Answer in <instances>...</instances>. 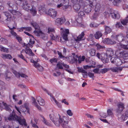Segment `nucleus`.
<instances>
[{
    "label": "nucleus",
    "instance_id": "nucleus-42",
    "mask_svg": "<svg viewBox=\"0 0 128 128\" xmlns=\"http://www.w3.org/2000/svg\"><path fill=\"white\" fill-rule=\"evenodd\" d=\"M37 36H39L42 34V32L41 30H34V32Z\"/></svg>",
    "mask_w": 128,
    "mask_h": 128
},
{
    "label": "nucleus",
    "instance_id": "nucleus-55",
    "mask_svg": "<svg viewBox=\"0 0 128 128\" xmlns=\"http://www.w3.org/2000/svg\"><path fill=\"white\" fill-rule=\"evenodd\" d=\"M67 114L69 116H72L73 115V113L72 112V111L70 110H68L66 112Z\"/></svg>",
    "mask_w": 128,
    "mask_h": 128
},
{
    "label": "nucleus",
    "instance_id": "nucleus-49",
    "mask_svg": "<svg viewBox=\"0 0 128 128\" xmlns=\"http://www.w3.org/2000/svg\"><path fill=\"white\" fill-rule=\"evenodd\" d=\"M96 46L98 50H99L101 48H105L104 46H101L98 44H96Z\"/></svg>",
    "mask_w": 128,
    "mask_h": 128
},
{
    "label": "nucleus",
    "instance_id": "nucleus-4",
    "mask_svg": "<svg viewBox=\"0 0 128 128\" xmlns=\"http://www.w3.org/2000/svg\"><path fill=\"white\" fill-rule=\"evenodd\" d=\"M69 34V30L68 29H66L63 30L62 36L60 37V42L63 43H66L67 41L70 42V40H68V36Z\"/></svg>",
    "mask_w": 128,
    "mask_h": 128
},
{
    "label": "nucleus",
    "instance_id": "nucleus-43",
    "mask_svg": "<svg viewBox=\"0 0 128 128\" xmlns=\"http://www.w3.org/2000/svg\"><path fill=\"white\" fill-rule=\"evenodd\" d=\"M120 46L121 48L126 50H128V46L127 45L120 44Z\"/></svg>",
    "mask_w": 128,
    "mask_h": 128
},
{
    "label": "nucleus",
    "instance_id": "nucleus-41",
    "mask_svg": "<svg viewBox=\"0 0 128 128\" xmlns=\"http://www.w3.org/2000/svg\"><path fill=\"white\" fill-rule=\"evenodd\" d=\"M102 58L101 60L105 64L108 62V59L107 57L106 58L103 57Z\"/></svg>",
    "mask_w": 128,
    "mask_h": 128
},
{
    "label": "nucleus",
    "instance_id": "nucleus-50",
    "mask_svg": "<svg viewBox=\"0 0 128 128\" xmlns=\"http://www.w3.org/2000/svg\"><path fill=\"white\" fill-rule=\"evenodd\" d=\"M43 118V122H44L46 125L48 126H50L51 125L46 120L45 118L43 117H42Z\"/></svg>",
    "mask_w": 128,
    "mask_h": 128
},
{
    "label": "nucleus",
    "instance_id": "nucleus-17",
    "mask_svg": "<svg viewBox=\"0 0 128 128\" xmlns=\"http://www.w3.org/2000/svg\"><path fill=\"white\" fill-rule=\"evenodd\" d=\"M114 55V52L111 48H108L107 50L106 53V57H110Z\"/></svg>",
    "mask_w": 128,
    "mask_h": 128
},
{
    "label": "nucleus",
    "instance_id": "nucleus-38",
    "mask_svg": "<svg viewBox=\"0 0 128 128\" xmlns=\"http://www.w3.org/2000/svg\"><path fill=\"white\" fill-rule=\"evenodd\" d=\"M92 6H90V5L88 7L85 9V12L87 13H89L92 10Z\"/></svg>",
    "mask_w": 128,
    "mask_h": 128
},
{
    "label": "nucleus",
    "instance_id": "nucleus-10",
    "mask_svg": "<svg viewBox=\"0 0 128 128\" xmlns=\"http://www.w3.org/2000/svg\"><path fill=\"white\" fill-rule=\"evenodd\" d=\"M118 107L116 109V112L118 113L121 112L124 108V105L122 102H120L117 104Z\"/></svg>",
    "mask_w": 128,
    "mask_h": 128
},
{
    "label": "nucleus",
    "instance_id": "nucleus-28",
    "mask_svg": "<svg viewBox=\"0 0 128 128\" xmlns=\"http://www.w3.org/2000/svg\"><path fill=\"white\" fill-rule=\"evenodd\" d=\"M31 12L32 14H33V16H35L37 12L36 8L34 7H32L31 9L29 10Z\"/></svg>",
    "mask_w": 128,
    "mask_h": 128
},
{
    "label": "nucleus",
    "instance_id": "nucleus-61",
    "mask_svg": "<svg viewBox=\"0 0 128 128\" xmlns=\"http://www.w3.org/2000/svg\"><path fill=\"white\" fill-rule=\"evenodd\" d=\"M78 56L77 55H76V56H73V60H74L73 61L74 62H77L78 60L77 58H78Z\"/></svg>",
    "mask_w": 128,
    "mask_h": 128
},
{
    "label": "nucleus",
    "instance_id": "nucleus-58",
    "mask_svg": "<svg viewBox=\"0 0 128 128\" xmlns=\"http://www.w3.org/2000/svg\"><path fill=\"white\" fill-rule=\"evenodd\" d=\"M85 58V57L84 56H82V58H79L78 59V61L79 63L81 62L82 61L84 60Z\"/></svg>",
    "mask_w": 128,
    "mask_h": 128
},
{
    "label": "nucleus",
    "instance_id": "nucleus-11",
    "mask_svg": "<svg viewBox=\"0 0 128 128\" xmlns=\"http://www.w3.org/2000/svg\"><path fill=\"white\" fill-rule=\"evenodd\" d=\"M7 4L9 8L11 9V10L18 9V8L17 5L12 2H8Z\"/></svg>",
    "mask_w": 128,
    "mask_h": 128
},
{
    "label": "nucleus",
    "instance_id": "nucleus-1",
    "mask_svg": "<svg viewBox=\"0 0 128 128\" xmlns=\"http://www.w3.org/2000/svg\"><path fill=\"white\" fill-rule=\"evenodd\" d=\"M50 120L56 126H59L60 124L64 128L68 127V121L66 117L63 116L62 118L59 114L55 115L53 114H50Z\"/></svg>",
    "mask_w": 128,
    "mask_h": 128
},
{
    "label": "nucleus",
    "instance_id": "nucleus-25",
    "mask_svg": "<svg viewBox=\"0 0 128 128\" xmlns=\"http://www.w3.org/2000/svg\"><path fill=\"white\" fill-rule=\"evenodd\" d=\"M2 102L5 107V109L6 110L9 112H10L11 111V110L10 108V107H11L12 106H11L10 105H7L6 103H4V102Z\"/></svg>",
    "mask_w": 128,
    "mask_h": 128
},
{
    "label": "nucleus",
    "instance_id": "nucleus-34",
    "mask_svg": "<svg viewBox=\"0 0 128 128\" xmlns=\"http://www.w3.org/2000/svg\"><path fill=\"white\" fill-rule=\"evenodd\" d=\"M25 52L27 54L29 53V55L31 56H33L34 54L32 50L30 48H26V50L25 51Z\"/></svg>",
    "mask_w": 128,
    "mask_h": 128
},
{
    "label": "nucleus",
    "instance_id": "nucleus-23",
    "mask_svg": "<svg viewBox=\"0 0 128 128\" xmlns=\"http://www.w3.org/2000/svg\"><path fill=\"white\" fill-rule=\"evenodd\" d=\"M122 68H120L114 67L111 68H110V70L113 72H118L119 70L121 71L122 70Z\"/></svg>",
    "mask_w": 128,
    "mask_h": 128
},
{
    "label": "nucleus",
    "instance_id": "nucleus-37",
    "mask_svg": "<svg viewBox=\"0 0 128 128\" xmlns=\"http://www.w3.org/2000/svg\"><path fill=\"white\" fill-rule=\"evenodd\" d=\"M128 118V116L125 115V114H123L121 117L122 120L124 121L126 120Z\"/></svg>",
    "mask_w": 128,
    "mask_h": 128
},
{
    "label": "nucleus",
    "instance_id": "nucleus-54",
    "mask_svg": "<svg viewBox=\"0 0 128 128\" xmlns=\"http://www.w3.org/2000/svg\"><path fill=\"white\" fill-rule=\"evenodd\" d=\"M88 75L89 77L92 78L93 80L94 79V74L90 72H89L88 73Z\"/></svg>",
    "mask_w": 128,
    "mask_h": 128
},
{
    "label": "nucleus",
    "instance_id": "nucleus-57",
    "mask_svg": "<svg viewBox=\"0 0 128 128\" xmlns=\"http://www.w3.org/2000/svg\"><path fill=\"white\" fill-rule=\"evenodd\" d=\"M57 52H58V55L59 56V57L60 58H64V56L62 54V53L58 51H57Z\"/></svg>",
    "mask_w": 128,
    "mask_h": 128
},
{
    "label": "nucleus",
    "instance_id": "nucleus-27",
    "mask_svg": "<svg viewBox=\"0 0 128 128\" xmlns=\"http://www.w3.org/2000/svg\"><path fill=\"white\" fill-rule=\"evenodd\" d=\"M105 54L102 53L98 52L96 54V56L99 59L101 60Z\"/></svg>",
    "mask_w": 128,
    "mask_h": 128
},
{
    "label": "nucleus",
    "instance_id": "nucleus-56",
    "mask_svg": "<svg viewBox=\"0 0 128 128\" xmlns=\"http://www.w3.org/2000/svg\"><path fill=\"white\" fill-rule=\"evenodd\" d=\"M26 48H30L29 47L32 48L33 47V45L32 44H30L29 43H28L27 44H25L24 45Z\"/></svg>",
    "mask_w": 128,
    "mask_h": 128
},
{
    "label": "nucleus",
    "instance_id": "nucleus-30",
    "mask_svg": "<svg viewBox=\"0 0 128 128\" xmlns=\"http://www.w3.org/2000/svg\"><path fill=\"white\" fill-rule=\"evenodd\" d=\"M46 9L44 6H40L38 8V11L40 13H43L46 12Z\"/></svg>",
    "mask_w": 128,
    "mask_h": 128
},
{
    "label": "nucleus",
    "instance_id": "nucleus-47",
    "mask_svg": "<svg viewBox=\"0 0 128 128\" xmlns=\"http://www.w3.org/2000/svg\"><path fill=\"white\" fill-rule=\"evenodd\" d=\"M49 61L52 64L54 62H57V59L56 58H52L50 59Z\"/></svg>",
    "mask_w": 128,
    "mask_h": 128
},
{
    "label": "nucleus",
    "instance_id": "nucleus-45",
    "mask_svg": "<svg viewBox=\"0 0 128 128\" xmlns=\"http://www.w3.org/2000/svg\"><path fill=\"white\" fill-rule=\"evenodd\" d=\"M24 108L26 109V110H27V112L30 114L29 112V108L28 107V104L27 103H25L24 104Z\"/></svg>",
    "mask_w": 128,
    "mask_h": 128
},
{
    "label": "nucleus",
    "instance_id": "nucleus-39",
    "mask_svg": "<svg viewBox=\"0 0 128 128\" xmlns=\"http://www.w3.org/2000/svg\"><path fill=\"white\" fill-rule=\"evenodd\" d=\"M116 28H120L122 29L124 28V27L120 22H117L116 24Z\"/></svg>",
    "mask_w": 128,
    "mask_h": 128
},
{
    "label": "nucleus",
    "instance_id": "nucleus-60",
    "mask_svg": "<svg viewBox=\"0 0 128 128\" xmlns=\"http://www.w3.org/2000/svg\"><path fill=\"white\" fill-rule=\"evenodd\" d=\"M108 71V69L107 68H104L100 70V72L102 74H104Z\"/></svg>",
    "mask_w": 128,
    "mask_h": 128
},
{
    "label": "nucleus",
    "instance_id": "nucleus-24",
    "mask_svg": "<svg viewBox=\"0 0 128 128\" xmlns=\"http://www.w3.org/2000/svg\"><path fill=\"white\" fill-rule=\"evenodd\" d=\"M96 50L94 48H91L89 50V52L92 56H94L96 55Z\"/></svg>",
    "mask_w": 128,
    "mask_h": 128
},
{
    "label": "nucleus",
    "instance_id": "nucleus-9",
    "mask_svg": "<svg viewBox=\"0 0 128 128\" xmlns=\"http://www.w3.org/2000/svg\"><path fill=\"white\" fill-rule=\"evenodd\" d=\"M57 13V12L54 9H50L48 10L46 13L50 16L54 18L56 16Z\"/></svg>",
    "mask_w": 128,
    "mask_h": 128
},
{
    "label": "nucleus",
    "instance_id": "nucleus-19",
    "mask_svg": "<svg viewBox=\"0 0 128 128\" xmlns=\"http://www.w3.org/2000/svg\"><path fill=\"white\" fill-rule=\"evenodd\" d=\"M110 14L111 15L112 17L114 18L118 19L119 18L120 15L118 13H115V12H112L110 13Z\"/></svg>",
    "mask_w": 128,
    "mask_h": 128
},
{
    "label": "nucleus",
    "instance_id": "nucleus-26",
    "mask_svg": "<svg viewBox=\"0 0 128 128\" xmlns=\"http://www.w3.org/2000/svg\"><path fill=\"white\" fill-rule=\"evenodd\" d=\"M116 60L115 63L117 66H119L121 65L122 63V62L120 59L117 57L116 58Z\"/></svg>",
    "mask_w": 128,
    "mask_h": 128
},
{
    "label": "nucleus",
    "instance_id": "nucleus-29",
    "mask_svg": "<svg viewBox=\"0 0 128 128\" xmlns=\"http://www.w3.org/2000/svg\"><path fill=\"white\" fill-rule=\"evenodd\" d=\"M80 8V6L78 4H74L73 6V8L76 11H79Z\"/></svg>",
    "mask_w": 128,
    "mask_h": 128
},
{
    "label": "nucleus",
    "instance_id": "nucleus-16",
    "mask_svg": "<svg viewBox=\"0 0 128 128\" xmlns=\"http://www.w3.org/2000/svg\"><path fill=\"white\" fill-rule=\"evenodd\" d=\"M78 72L82 73L83 76L84 78H87L88 76V74L87 72L82 68H78Z\"/></svg>",
    "mask_w": 128,
    "mask_h": 128
},
{
    "label": "nucleus",
    "instance_id": "nucleus-31",
    "mask_svg": "<svg viewBox=\"0 0 128 128\" xmlns=\"http://www.w3.org/2000/svg\"><path fill=\"white\" fill-rule=\"evenodd\" d=\"M8 27L10 30H11L10 32L12 34L13 36H14L15 37H16V36H17L18 35L15 32H14L12 30V29H16V28L14 26H13L12 28H10L9 27Z\"/></svg>",
    "mask_w": 128,
    "mask_h": 128
},
{
    "label": "nucleus",
    "instance_id": "nucleus-40",
    "mask_svg": "<svg viewBox=\"0 0 128 128\" xmlns=\"http://www.w3.org/2000/svg\"><path fill=\"white\" fill-rule=\"evenodd\" d=\"M66 4L64 3H63V4L62 7V10L64 11L66 10L68 8L69 6L68 4Z\"/></svg>",
    "mask_w": 128,
    "mask_h": 128
},
{
    "label": "nucleus",
    "instance_id": "nucleus-14",
    "mask_svg": "<svg viewBox=\"0 0 128 128\" xmlns=\"http://www.w3.org/2000/svg\"><path fill=\"white\" fill-rule=\"evenodd\" d=\"M13 73L18 78H19L20 76L25 78H26L28 77L26 75L22 73L18 72L16 71H14Z\"/></svg>",
    "mask_w": 128,
    "mask_h": 128
},
{
    "label": "nucleus",
    "instance_id": "nucleus-52",
    "mask_svg": "<svg viewBox=\"0 0 128 128\" xmlns=\"http://www.w3.org/2000/svg\"><path fill=\"white\" fill-rule=\"evenodd\" d=\"M117 57H112V58L110 59V60L111 62L112 63L115 64L116 63V58Z\"/></svg>",
    "mask_w": 128,
    "mask_h": 128
},
{
    "label": "nucleus",
    "instance_id": "nucleus-2",
    "mask_svg": "<svg viewBox=\"0 0 128 128\" xmlns=\"http://www.w3.org/2000/svg\"><path fill=\"white\" fill-rule=\"evenodd\" d=\"M3 13L4 15L2 17L1 22L2 23L8 24L11 21L12 15L8 12H4Z\"/></svg>",
    "mask_w": 128,
    "mask_h": 128
},
{
    "label": "nucleus",
    "instance_id": "nucleus-8",
    "mask_svg": "<svg viewBox=\"0 0 128 128\" xmlns=\"http://www.w3.org/2000/svg\"><path fill=\"white\" fill-rule=\"evenodd\" d=\"M102 41L104 43L112 45L116 44V42L115 41L109 38L104 39Z\"/></svg>",
    "mask_w": 128,
    "mask_h": 128
},
{
    "label": "nucleus",
    "instance_id": "nucleus-64",
    "mask_svg": "<svg viewBox=\"0 0 128 128\" xmlns=\"http://www.w3.org/2000/svg\"><path fill=\"white\" fill-rule=\"evenodd\" d=\"M84 12L82 11H80L78 13V15L80 16H84Z\"/></svg>",
    "mask_w": 128,
    "mask_h": 128
},
{
    "label": "nucleus",
    "instance_id": "nucleus-3",
    "mask_svg": "<svg viewBox=\"0 0 128 128\" xmlns=\"http://www.w3.org/2000/svg\"><path fill=\"white\" fill-rule=\"evenodd\" d=\"M8 118L9 120L10 121L16 120L18 121L21 125L24 124L25 126L27 125L25 119L22 120L20 117L18 116H17L14 115L12 114H10V116Z\"/></svg>",
    "mask_w": 128,
    "mask_h": 128
},
{
    "label": "nucleus",
    "instance_id": "nucleus-7",
    "mask_svg": "<svg viewBox=\"0 0 128 128\" xmlns=\"http://www.w3.org/2000/svg\"><path fill=\"white\" fill-rule=\"evenodd\" d=\"M56 66L58 67V69L61 70H62L63 69V66L65 68H69V66L68 65L65 64L64 62H62V61L59 62L56 64Z\"/></svg>",
    "mask_w": 128,
    "mask_h": 128
},
{
    "label": "nucleus",
    "instance_id": "nucleus-53",
    "mask_svg": "<svg viewBox=\"0 0 128 128\" xmlns=\"http://www.w3.org/2000/svg\"><path fill=\"white\" fill-rule=\"evenodd\" d=\"M98 26V25L95 23H91L90 24V26L91 27L96 28Z\"/></svg>",
    "mask_w": 128,
    "mask_h": 128
},
{
    "label": "nucleus",
    "instance_id": "nucleus-20",
    "mask_svg": "<svg viewBox=\"0 0 128 128\" xmlns=\"http://www.w3.org/2000/svg\"><path fill=\"white\" fill-rule=\"evenodd\" d=\"M84 35V32H82L81 34L78 36L77 38L75 40L77 42L80 41L81 40H83L84 39H82Z\"/></svg>",
    "mask_w": 128,
    "mask_h": 128
},
{
    "label": "nucleus",
    "instance_id": "nucleus-13",
    "mask_svg": "<svg viewBox=\"0 0 128 128\" xmlns=\"http://www.w3.org/2000/svg\"><path fill=\"white\" fill-rule=\"evenodd\" d=\"M18 9H15L13 10H10L9 9H8V10L12 14L14 15L18 16H21V12L17 10Z\"/></svg>",
    "mask_w": 128,
    "mask_h": 128
},
{
    "label": "nucleus",
    "instance_id": "nucleus-62",
    "mask_svg": "<svg viewBox=\"0 0 128 128\" xmlns=\"http://www.w3.org/2000/svg\"><path fill=\"white\" fill-rule=\"evenodd\" d=\"M31 123L32 124V126L36 128H38V127L36 124L35 123H33L32 120L31 121Z\"/></svg>",
    "mask_w": 128,
    "mask_h": 128
},
{
    "label": "nucleus",
    "instance_id": "nucleus-48",
    "mask_svg": "<svg viewBox=\"0 0 128 128\" xmlns=\"http://www.w3.org/2000/svg\"><path fill=\"white\" fill-rule=\"evenodd\" d=\"M48 32L49 33L51 32H54L55 31L54 29L51 27H49L48 28Z\"/></svg>",
    "mask_w": 128,
    "mask_h": 128
},
{
    "label": "nucleus",
    "instance_id": "nucleus-44",
    "mask_svg": "<svg viewBox=\"0 0 128 128\" xmlns=\"http://www.w3.org/2000/svg\"><path fill=\"white\" fill-rule=\"evenodd\" d=\"M121 2V0H114L113 4L115 6H117Z\"/></svg>",
    "mask_w": 128,
    "mask_h": 128
},
{
    "label": "nucleus",
    "instance_id": "nucleus-32",
    "mask_svg": "<svg viewBox=\"0 0 128 128\" xmlns=\"http://www.w3.org/2000/svg\"><path fill=\"white\" fill-rule=\"evenodd\" d=\"M31 24L34 28L35 29L37 30L40 29V27L38 24L36 22H32Z\"/></svg>",
    "mask_w": 128,
    "mask_h": 128
},
{
    "label": "nucleus",
    "instance_id": "nucleus-18",
    "mask_svg": "<svg viewBox=\"0 0 128 128\" xmlns=\"http://www.w3.org/2000/svg\"><path fill=\"white\" fill-rule=\"evenodd\" d=\"M36 100L39 104L40 106H43L45 104V102L43 99L40 96L37 97Z\"/></svg>",
    "mask_w": 128,
    "mask_h": 128
},
{
    "label": "nucleus",
    "instance_id": "nucleus-36",
    "mask_svg": "<svg viewBox=\"0 0 128 128\" xmlns=\"http://www.w3.org/2000/svg\"><path fill=\"white\" fill-rule=\"evenodd\" d=\"M128 18V16H127L126 18L122 20L121 23L123 25H125L128 22V20L127 18Z\"/></svg>",
    "mask_w": 128,
    "mask_h": 128
},
{
    "label": "nucleus",
    "instance_id": "nucleus-35",
    "mask_svg": "<svg viewBox=\"0 0 128 128\" xmlns=\"http://www.w3.org/2000/svg\"><path fill=\"white\" fill-rule=\"evenodd\" d=\"M100 7V5L99 4H97L95 6L94 10L96 12H99Z\"/></svg>",
    "mask_w": 128,
    "mask_h": 128
},
{
    "label": "nucleus",
    "instance_id": "nucleus-15",
    "mask_svg": "<svg viewBox=\"0 0 128 128\" xmlns=\"http://www.w3.org/2000/svg\"><path fill=\"white\" fill-rule=\"evenodd\" d=\"M114 38L116 40L119 42H121L124 40V37L122 35L120 34L116 35Z\"/></svg>",
    "mask_w": 128,
    "mask_h": 128
},
{
    "label": "nucleus",
    "instance_id": "nucleus-5",
    "mask_svg": "<svg viewBox=\"0 0 128 128\" xmlns=\"http://www.w3.org/2000/svg\"><path fill=\"white\" fill-rule=\"evenodd\" d=\"M22 6L23 9L27 11H28L31 8V7L32 6L30 4H28V2L26 0H24L22 2Z\"/></svg>",
    "mask_w": 128,
    "mask_h": 128
},
{
    "label": "nucleus",
    "instance_id": "nucleus-22",
    "mask_svg": "<svg viewBox=\"0 0 128 128\" xmlns=\"http://www.w3.org/2000/svg\"><path fill=\"white\" fill-rule=\"evenodd\" d=\"M102 34L100 31L97 32L94 34V36L96 38V39H99L102 36Z\"/></svg>",
    "mask_w": 128,
    "mask_h": 128
},
{
    "label": "nucleus",
    "instance_id": "nucleus-59",
    "mask_svg": "<svg viewBox=\"0 0 128 128\" xmlns=\"http://www.w3.org/2000/svg\"><path fill=\"white\" fill-rule=\"evenodd\" d=\"M107 113L108 115L109 116H112V115H113V113L112 111L110 109H108L107 110Z\"/></svg>",
    "mask_w": 128,
    "mask_h": 128
},
{
    "label": "nucleus",
    "instance_id": "nucleus-46",
    "mask_svg": "<svg viewBox=\"0 0 128 128\" xmlns=\"http://www.w3.org/2000/svg\"><path fill=\"white\" fill-rule=\"evenodd\" d=\"M0 48H1L0 50L1 51L4 52H8V48H5L4 47H2L0 46Z\"/></svg>",
    "mask_w": 128,
    "mask_h": 128
},
{
    "label": "nucleus",
    "instance_id": "nucleus-6",
    "mask_svg": "<svg viewBox=\"0 0 128 128\" xmlns=\"http://www.w3.org/2000/svg\"><path fill=\"white\" fill-rule=\"evenodd\" d=\"M66 21V19L64 17L57 18L55 20V24L58 26L62 25Z\"/></svg>",
    "mask_w": 128,
    "mask_h": 128
},
{
    "label": "nucleus",
    "instance_id": "nucleus-12",
    "mask_svg": "<svg viewBox=\"0 0 128 128\" xmlns=\"http://www.w3.org/2000/svg\"><path fill=\"white\" fill-rule=\"evenodd\" d=\"M118 55L120 57H122L124 60H126L128 58V52L126 51H124L119 52Z\"/></svg>",
    "mask_w": 128,
    "mask_h": 128
},
{
    "label": "nucleus",
    "instance_id": "nucleus-21",
    "mask_svg": "<svg viewBox=\"0 0 128 128\" xmlns=\"http://www.w3.org/2000/svg\"><path fill=\"white\" fill-rule=\"evenodd\" d=\"M105 32V34L106 35L110 33L112 31V30L109 26H104Z\"/></svg>",
    "mask_w": 128,
    "mask_h": 128
},
{
    "label": "nucleus",
    "instance_id": "nucleus-51",
    "mask_svg": "<svg viewBox=\"0 0 128 128\" xmlns=\"http://www.w3.org/2000/svg\"><path fill=\"white\" fill-rule=\"evenodd\" d=\"M16 2V3L18 5H20L22 3V2L24 0H14Z\"/></svg>",
    "mask_w": 128,
    "mask_h": 128
},
{
    "label": "nucleus",
    "instance_id": "nucleus-33",
    "mask_svg": "<svg viewBox=\"0 0 128 128\" xmlns=\"http://www.w3.org/2000/svg\"><path fill=\"white\" fill-rule=\"evenodd\" d=\"M2 57L4 59L9 58L10 59H11L12 58L11 55L9 54H2Z\"/></svg>",
    "mask_w": 128,
    "mask_h": 128
},
{
    "label": "nucleus",
    "instance_id": "nucleus-63",
    "mask_svg": "<svg viewBox=\"0 0 128 128\" xmlns=\"http://www.w3.org/2000/svg\"><path fill=\"white\" fill-rule=\"evenodd\" d=\"M97 17V13H94V14L92 16V19L93 20H96V19Z\"/></svg>",
    "mask_w": 128,
    "mask_h": 128
}]
</instances>
